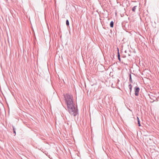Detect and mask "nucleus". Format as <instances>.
Wrapping results in <instances>:
<instances>
[{
  "mask_svg": "<svg viewBox=\"0 0 159 159\" xmlns=\"http://www.w3.org/2000/svg\"><path fill=\"white\" fill-rule=\"evenodd\" d=\"M129 87L130 90V93L131 92L132 89V85L131 84H130L129 85Z\"/></svg>",
  "mask_w": 159,
  "mask_h": 159,
  "instance_id": "5",
  "label": "nucleus"
},
{
  "mask_svg": "<svg viewBox=\"0 0 159 159\" xmlns=\"http://www.w3.org/2000/svg\"><path fill=\"white\" fill-rule=\"evenodd\" d=\"M137 121H138V126H141V124L140 123L139 119L138 117H137Z\"/></svg>",
  "mask_w": 159,
  "mask_h": 159,
  "instance_id": "6",
  "label": "nucleus"
},
{
  "mask_svg": "<svg viewBox=\"0 0 159 159\" xmlns=\"http://www.w3.org/2000/svg\"><path fill=\"white\" fill-rule=\"evenodd\" d=\"M114 22L113 21H111L110 24V25L111 27L113 28L114 26Z\"/></svg>",
  "mask_w": 159,
  "mask_h": 159,
  "instance_id": "3",
  "label": "nucleus"
},
{
  "mask_svg": "<svg viewBox=\"0 0 159 159\" xmlns=\"http://www.w3.org/2000/svg\"><path fill=\"white\" fill-rule=\"evenodd\" d=\"M12 128H13V132L15 134L14 136H15L16 135V132L15 130V128L14 127V126H12Z\"/></svg>",
  "mask_w": 159,
  "mask_h": 159,
  "instance_id": "8",
  "label": "nucleus"
},
{
  "mask_svg": "<svg viewBox=\"0 0 159 159\" xmlns=\"http://www.w3.org/2000/svg\"><path fill=\"white\" fill-rule=\"evenodd\" d=\"M134 89L135 95L136 96H138L139 91L140 90L139 88L137 86H135L134 88Z\"/></svg>",
  "mask_w": 159,
  "mask_h": 159,
  "instance_id": "2",
  "label": "nucleus"
},
{
  "mask_svg": "<svg viewBox=\"0 0 159 159\" xmlns=\"http://www.w3.org/2000/svg\"><path fill=\"white\" fill-rule=\"evenodd\" d=\"M118 59L119 60V61H120V62L121 59H120V57H118Z\"/></svg>",
  "mask_w": 159,
  "mask_h": 159,
  "instance_id": "11",
  "label": "nucleus"
},
{
  "mask_svg": "<svg viewBox=\"0 0 159 159\" xmlns=\"http://www.w3.org/2000/svg\"><path fill=\"white\" fill-rule=\"evenodd\" d=\"M137 7V6H134V7L132 8V11L134 12H135V10L136 8Z\"/></svg>",
  "mask_w": 159,
  "mask_h": 159,
  "instance_id": "7",
  "label": "nucleus"
},
{
  "mask_svg": "<svg viewBox=\"0 0 159 159\" xmlns=\"http://www.w3.org/2000/svg\"><path fill=\"white\" fill-rule=\"evenodd\" d=\"M117 80H118V81H119V79H118Z\"/></svg>",
  "mask_w": 159,
  "mask_h": 159,
  "instance_id": "12",
  "label": "nucleus"
},
{
  "mask_svg": "<svg viewBox=\"0 0 159 159\" xmlns=\"http://www.w3.org/2000/svg\"><path fill=\"white\" fill-rule=\"evenodd\" d=\"M66 24L67 26H68L69 25V20H67L66 21Z\"/></svg>",
  "mask_w": 159,
  "mask_h": 159,
  "instance_id": "10",
  "label": "nucleus"
},
{
  "mask_svg": "<svg viewBox=\"0 0 159 159\" xmlns=\"http://www.w3.org/2000/svg\"><path fill=\"white\" fill-rule=\"evenodd\" d=\"M117 57L118 58L120 57V56L119 53V50L118 48H117Z\"/></svg>",
  "mask_w": 159,
  "mask_h": 159,
  "instance_id": "9",
  "label": "nucleus"
},
{
  "mask_svg": "<svg viewBox=\"0 0 159 159\" xmlns=\"http://www.w3.org/2000/svg\"><path fill=\"white\" fill-rule=\"evenodd\" d=\"M65 98L67 108L69 113L71 115L75 116L78 114V111L73 102L72 96L67 94H66Z\"/></svg>",
  "mask_w": 159,
  "mask_h": 159,
  "instance_id": "1",
  "label": "nucleus"
},
{
  "mask_svg": "<svg viewBox=\"0 0 159 159\" xmlns=\"http://www.w3.org/2000/svg\"><path fill=\"white\" fill-rule=\"evenodd\" d=\"M129 82L131 83H133V81H132V78H131V74H129Z\"/></svg>",
  "mask_w": 159,
  "mask_h": 159,
  "instance_id": "4",
  "label": "nucleus"
}]
</instances>
